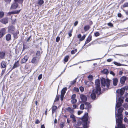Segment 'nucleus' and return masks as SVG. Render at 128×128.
<instances>
[{"mask_svg":"<svg viewBox=\"0 0 128 128\" xmlns=\"http://www.w3.org/2000/svg\"><path fill=\"white\" fill-rule=\"evenodd\" d=\"M40 51H37L36 53V55L37 56H38L40 55Z\"/></svg>","mask_w":128,"mask_h":128,"instance_id":"44","label":"nucleus"},{"mask_svg":"<svg viewBox=\"0 0 128 128\" xmlns=\"http://www.w3.org/2000/svg\"><path fill=\"white\" fill-rule=\"evenodd\" d=\"M118 80L117 78H115L113 79V84L114 86H116L118 84Z\"/></svg>","mask_w":128,"mask_h":128,"instance_id":"25","label":"nucleus"},{"mask_svg":"<svg viewBox=\"0 0 128 128\" xmlns=\"http://www.w3.org/2000/svg\"><path fill=\"white\" fill-rule=\"evenodd\" d=\"M77 52V50L76 49L74 50H72L71 52V54H74Z\"/></svg>","mask_w":128,"mask_h":128,"instance_id":"40","label":"nucleus"},{"mask_svg":"<svg viewBox=\"0 0 128 128\" xmlns=\"http://www.w3.org/2000/svg\"><path fill=\"white\" fill-rule=\"evenodd\" d=\"M95 84L96 88L95 90H98L99 92H101V88L100 87V81L99 79L96 80H95Z\"/></svg>","mask_w":128,"mask_h":128,"instance_id":"8","label":"nucleus"},{"mask_svg":"<svg viewBox=\"0 0 128 128\" xmlns=\"http://www.w3.org/2000/svg\"><path fill=\"white\" fill-rule=\"evenodd\" d=\"M101 94V92H99L98 90L94 89L92 91V93L90 95V96L93 100H95L96 96V94H98V96H99Z\"/></svg>","mask_w":128,"mask_h":128,"instance_id":"6","label":"nucleus"},{"mask_svg":"<svg viewBox=\"0 0 128 128\" xmlns=\"http://www.w3.org/2000/svg\"><path fill=\"white\" fill-rule=\"evenodd\" d=\"M116 108H116V107L115 112V117L116 118H116L117 117L118 118V119H123V117L122 114L124 110V108H120L118 110V114H117L116 113Z\"/></svg>","mask_w":128,"mask_h":128,"instance_id":"4","label":"nucleus"},{"mask_svg":"<svg viewBox=\"0 0 128 128\" xmlns=\"http://www.w3.org/2000/svg\"><path fill=\"white\" fill-rule=\"evenodd\" d=\"M15 28L14 26H11L10 27L8 28V32L12 34L15 32H14Z\"/></svg>","mask_w":128,"mask_h":128,"instance_id":"14","label":"nucleus"},{"mask_svg":"<svg viewBox=\"0 0 128 128\" xmlns=\"http://www.w3.org/2000/svg\"><path fill=\"white\" fill-rule=\"evenodd\" d=\"M0 22L4 24H6L8 22V18H4L1 20Z\"/></svg>","mask_w":128,"mask_h":128,"instance_id":"21","label":"nucleus"},{"mask_svg":"<svg viewBox=\"0 0 128 128\" xmlns=\"http://www.w3.org/2000/svg\"><path fill=\"white\" fill-rule=\"evenodd\" d=\"M83 111H79L78 112V115H80L83 112Z\"/></svg>","mask_w":128,"mask_h":128,"instance_id":"59","label":"nucleus"},{"mask_svg":"<svg viewBox=\"0 0 128 128\" xmlns=\"http://www.w3.org/2000/svg\"><path fill=\"white\" fill-rule=\"evenodd\" d=\"M6 55L5 51H0V60L4 59Z\"/></svg>","mask_w":128,"mask_h":128,"instance_id":"9","label":"nucleus"},{"mask_svg":"<svg viewBox=\"0 0 128 128\" xmlns=\"http://www.w3.org/2000/svg\"><path fill=\"white\" fill-rule=\"evenodd\" d=\"M29 57L28 56H24V58L22 60L21 63L22 64L25 63L28 60V59Z\"/></svg>","mask_w":128,"mask_h":128,"instance_id":"15","label":"nucleus"},{"mask_svg":"<svg viewBox=\"0 0 128 128\" xmlns=\"http://www.w3.org/2000/svg\"><path fill=\"white\" fill-rule=\"evenodd\" d=\"M77 100L76 99H73L71 100V102L72 104H75L77 102Z\"/></svg>","mask_w":128,"mask_h":128,"instance_id":"38","label":"nucleus"},{"mask_svg":"<svg viewBox=\"0 0 128 128\" xmlns=\"http://www.w3.org/2000/svg\"><path fill=\"white\" fill-rule=\"evenodd\" d=\"M60 40V38L59 36L57 37L56 38V41L57 42H58Z\"/></svg>","mask_w":128,"mask_h":128,"instance_id":"53","label":"nucleus"},{"mask_svg":"<svg viewBox=\"0 0 128 128\" xmlns=\"http://www.w3.org/2000/svg\"><path fill=\"white\" fill-rule=\"evenodd\" d=\"M123 119H118L116 118V123H117V128H125V125L122 124V120Z\"/></svg>","mask_w":128,"mask_h":128,"instance_id":"5","label":"nucleus"},{"mask_svg":"<svg viewBox=\"0 0 128 128\" xmlns=\"http://www.w3.org/2000/svg\"><path fill=\"white\" fill-rule=\"evenodd\" d=\"M90 26L88 25H87L84 26V29L85 32H86L90 30Z\"/></svg>","mask_w":128,"mask_h":128,"instance_id":"29","label":"nucleus"},{"mask_svg":"<svg viewBox=\"0 0 128 128\" xmlns=\"http://www.w3.org/2000/svg\"><path fill=\"white\" fill-rule=\"evenodd\" d=\"M6 40L9 41L11 39V36L10 34H8L6 36Z\"/></svg>","mask_w":128,"mask_h":128,"instance_id":"26","label":"nucleus"},{"mask_svg":"<svg viewBox=\"0 0 128 128\" xmlns=\"http://www.w3.org/2000/svg\"><path fill=\"white\" fill-rule=\"evenodd\" d=\"M74 90L76 92H78L79 91V89L76 88L74 87Z\"/></svg>","mask_w":128,"mask_h":128,"instance_id":"46","label":"nucleus"},{"mask_svg":"<svg viewBox=\"0 0 128 128\" xmlns=\"http://www.w3.org/2000/svg\"><path fill=\"white\" fill-rule=\"evenodd\" d=\"M40 123V121L38 120H37L35 122V123L36 124H39Z\"/></svg>","mask_w":128,"mask_h":128,"instance_id":"60","label":"nucleus"},{"mask_svg":"<svg viewBox=\"0 0 128 128\" xmlns=\"http://www.w3.org/2000/svg\"><path fill=\"white\" fill-rule=\"evenodd\" d=\"M114 64L116 65L117 66H128L127 65H125V64H122L119 63H118L116 62H114Z\"/></svg>","mask_w":128,"mask_h":128,"instance_id":"30","label":"nucleus"},{"mask_svg":"<svg viewBox=\"0 0 128 128\" xmlns=\"http://www.w3.org/2000/svg\"><path fill=\"white\" fill-rule=\"evenodd\" d=\"M20 66V64L19 63V61L18 60L17 62H16L14 64L12 68L14 69Z\"/></svg>","mask_w":128,"mask_h":128,"instance_id":"24","label":"nucleus"},{"mask_svg":"<svg viewBox=\"0 0 128 128\" xmlns=\"http://www.w3.org/2000/svg\"><path fill=\"white\" fill-rule=\"evenodd\" d=\"M64 95H62L61 94L60 95V98L62 101L64 100Z\"/></svg>","mask_w":128,"mask_h":128,"instance_id":"51","label":"nucleus"},{"mask_svg":"<svg viewBox=\"0 0 128 128\" xmlns=\"http://www.w3.org/2000/svg\"><path fill=\"white\" fill-rule=\"evenodd\" d=\"M90 82H89L86 81H85L84 82L85 84L88 86L89 85V84L88 83Z\"/></svg>","mask_w":128,"mask_h":128,"instance_id":"57","label":"nucleus"},{"mask_svg":"<svg viewBox=\"0 0 128 128\" xmlns=\"http://www.w3.org/2000/svg\"><path fill=\"white\" fill-rule=\"evenodd\" d=\"M80 97L83 102L84 103L86 102L87 100V98L86 96L83 94H81L80 95Z\"/></svg>","mask_w":128,"mask_h":128,"instance_id":"10","label":"nucleus"},{"mask_svg":"<svg viewBox=\"0 0 128 128\" xmlns=\"http://www.w3.org/2000/svg\"><path fill=\"white\" fill-rule=\"evenodd\" d=\"M21 10H16L14 11L10 12H8V15L10 16L12 14H19Z\"/></svg>","mask_w":128,"mask_h":128,"instance_id":"18","label":"nucleus"},{"mask_svg":"<svg viewBox=\"0 0 128 128\" xmlns=\"http://www.w3.org/2000/svg\"><path fill=\"white\" fill-rule=\"evenodd\" d=\"M92 40V36L90 35L86 40L84 46L90 42Z\"/></svg>","mask_w":128,"mask_h":128,"instance_id":"20","label":"nucleus"},{"mask_svg":"<svg viewBox=\"0 0 128 128\" xmlns=\"http://www.w3.org/2000/svg\"><path fill=\"white\" fill-rule=\"evenodd\" d=\"M88 114L86 113L84 115L82 118V122L81 121H78L77 124L75 125L74 126L76 128H80L79 127L82 124L84 128H88L87 126L88 122Z\"/></svg>","mask_w":128,"mask_h":128,"instance_id":"1","label":"nucleus"},{"mask_svg":"<svg viewBox=\"0 0 128 128\" xmlns=\"http://www.w3.org/2000/svg\"><path fill=\"white\" fill-rule=\"evenodd\" d=\"M39 60V58L38 57H34L32 60V62L34 64H37Z\"/></svg>","mask_w":128,"mask_h":128,"instance_id":"13","label":"nucleus"},{"mask_svg":"<svg viewBox=\"0 0 128 128\" xmlns=\"http://www.w3.org/2000/svg\"><path fill=\"white\" fill-rule=\"evenodd\" d=\"M128 79L127 77L126 76H123L120 78V82L122 84H124L126 81Z\"/></svg>","mask_w":128,"mask_h":128,"instance_id":"11","label":"nucleus"},{"mask_svg":"<svg viewBox=\"0 0 128 128\" xmlns=\"http://www.w3.org/2000/svg\"><path fill=\"white\" fill-rule=\"evenodd\" d=\"M76 79L72 81L71 82V84L72 85H74V84L76 82Z\"/></svg>","mask_w":128,"mask_h":128,"instance_id":"49","label":"nucleus"},{"mask_svg":"<svg viewBox=\"0 0 128 128\" xmlns=\"http://www.w3.org/2000/svg\"><path fill=\"white\" fill-rule=\"evenodd\" d=\"M80 91L82 92H84V88L82 86L80 87Z\"/></svg>","mask_w":128,"mask_h":128,"instance_id":"50","label":"nucleus"},{"mask_svg":"<svg viewBox=\"0 0 128 128\" xmlns=\"http://www.w3.org/2000/svg\"><path fill=\"white\" fill-rule=\"evenodd\" d=\"M4 13L3 12H0V19L2 18L4 15Z\"/></svg>","mask_w":128,"mask_h":128,"instance_id":"33","label":"nucleus"},{"mask_svg":"<svg viewBox=\"0 0 128 128\" xmlns=\"http://www.w3.org/2000/svg\"><path fill=\"white\" fill-rule=\"evenodd\" d=\"M18 3L15 2L12 5L11 9H15L18 8Z\"/></svg>","mask_w":128,"mask_h":128,"instance_id":"23","label":"nucleus"},{"mask_svg":"<svg viewBox=\"0 0 128 128\" xmlns=\"http://www.w3.org/2000/svg\"><path fill=\"white\" fill-rule=\"evenodd\" d=\"M42 74H41L38 77V79L39 80H40L42 78Z\"/></svg>","mask_w":128,"mask_h":128,"instance_id":"55","label":"nucleus"},{"mask_svg":"<svg viewBox=\"0 0 128 128\" xmlns=\"http://www.w3.org/2000/svg\"><path fill=\"white\" fill-rule=\"evenodd\" d=\"M85 108L84 104H81L80 107V109L81 110H83Z\"/></svg>","mask_w":128,"mask_h":128,"instance_id":"35","label":"nucleus"},{"mask_svg":"<svg viewBox=\"0 0 128 128\" xmlns=\"http://www.w3.org/2000/svg\"><path fill=\"white\" fill-rule=\"evenodd\" d=\"M72 30H70L69 32L68 33V35L70 37H71L72 36Z\"/></svg>","mask_w":128,"mask_h":128,"instance_id":"45","label":"nucleus"},{"mask_svg":"<svg viewBox=\"0 0 128 128\" xmlns=\"http://www.w3.org/2000/svg\"><path fill=\"white\" fill-rule=\"evenodd\" d=\"M110 73L111 74H112L114 76L115 75V74L114 72L112 71H111L110 72Z\"/></svg>","mask_w":128,"mask_h":128,"instance_id":"62","label":"nucleus"},{"mask_svg":"<svg viewBox=\"0 0 128 128\" xmlns=\"http://www.w3.org/2000/svg\"><path fill=\"white\" fill-rule=\"evenodd\" d=\"M69 58V56H67L65 57L64 59V61L65 62H68Z\"/></svg>","mask_w":128,"mask_h":128,"instance_id":"39","label":"nucleus"},{"mask_svg":"<svg viewBox=\"0 0 128 128\" xmlns=\"http://www.w3.org/2000/svg\"><path fill=\"white\" fill-rule=\"evenodd\" d=\"M122 96L116 95V108H118L121 106L124 102V98L122 97Z\"/></svg>","mask_w":128,"mask_h":128,"instance_id":"3","label":"nucleus"},{"mask_svg":"<svg viewBox=\"0 0 128 128\" xmlns=\"http://www.w3.org/2000/svg\"><path fill=\"white\" fill-rule=\"evenodd\" d=\"M19 34V32L18 31H17L15 32L12 34L13 35L14 38V39H16L18 38V35Z\"/></svg>","mask_w":128,"mask_h":128,"instance_id":"22","label":"nucleus"},{"mask_svg":"<svg viewBox=\"0 0 128 128\" xmlns=\"http://www.w3.org/2000/svg\"><path fill=\"white\" fill-rule=\"evenodd\" d=\"M76 97V94H74L72 96V99H75V98Z\"/></svg>","mask_w":128,"mask_h":128,"instance_id":"58","label":"nucleus"},{"mask_svg":"<svg viewBox=\"0 0 128 128\" xmlns=\"http://www.w3.org/2000/svg\"><path fill=\"white\" fill-rule=\"evenodd\" d=\"M78 21H76L74 23V26H76L78 25Z\"/></svg>","mask_w":128,"mask_h":128,"instance_id":"61","label":"nucleus"},{"mask_svg":"<svg viewBox=\"0 0 128 128\" xmlns=\"http://www.w3.org/2000/svg\"><path fill=\"white\" fill-rule=\"evenodd\" d=\"M108 26H110L111 27H112L113 26V24L111 22L108 23Z\"/></svg>","mask_w":128,"mask_h":128,"instance_id":"54","label":"nucleus"},{"mask_svg":"<svg viewBox=\"0 0 128 128\" xmlns=\"http://www.w3.org/2000/svg\"><path fill=\"white\" fill-rule=\"evenodd\" d=\"M94 34L95 36L96 37L99 36H100V33L98 32H96L94 33Z\"/></svg>","mask_w":128,"mask_h":128,"instance_id":"43","label":"nucleus"},{"mask_svg":"<svg viewBox=\"0 0 128 128\" xmlns=\"http://www.w3.org/2000/svg\"><path fill=\"white\" fill-rule=\"evenodd\" d=\"M64 122H62L60 124V128H63L64 126Z\"/></svg>","mask_w":128,"mask_h":128,"instance_id":"41","label":"nucleus"},{"mask_svg":"<svg viewBox=\"0 0 128 128\" xmlns=\"http://www.w3.org/2000/svg\"><path fill=\"white\" fill-rule=\"evenodd\" d=\"M101 83L103 91L108 90L110 86V81L108 79L106 80L104 78H102L101 80Z\"/></svg>","mask_w":128,"mask_h":128,"instance_id":"2","label":"nucleus"},{"mask_svg":"<svg viewBox=\"0 0 128 128\" xmlns=\"http://www.w3.org/2000/svg\"><path fill=\"white\" fill-rule=\"evenodd\" d=\"M28 47L26 45L24 44L23 45V49H28Z\"/></svg>","mask_w":128,"mask_h":128,"instance_id":"52","label":"nucleus"},{"mask_svg":"<svg viewBox=\"0 0 128 128\" xmlns=\"http://www.w3.org/2000/svg\"><path fill=\"white\" fill-rule=\"evenodd\" d=\"M88 78L90 80H92L93 78V76L92 75H89L88 77Z\"/></svg>","mask_w":128,"mask_h":128,"instance_id":"42","label":"nucleus"},{"mask_svg":"<svg viewBox=\"0 0 128 128\" xmlns=\"http://www.w3.org/2000/svg\"><path fill=\"white\" fill-rule=\"evenodd\" d=\"M44 3L43 0H38V4L40 6L42 5Z\"/></svg>","mask_w":128,"mask_h":128,"instance_id":"31","label":"nucleus"},{"mask_svg":"<svg viewBox=\"0 0 128 128\" xmlns=\"http://www.w3.org/2000/svg\"><path fill=\"white\" fill-rule=\"evenodd\" d=\"M128 7V2L126 3L123 6V8H126Z\"/></svg>","mask_w":128,"mask_h":128,"instance_id":"47","label":"nucleus"},{"mask_svg":"<svg viewBox=\"0 0 128 128\" xmlns=\"http://www.w3.org/2000/svg\"><path fill=\"white\" fill-rule=\"evenodd\" d=\"M75 117V116L74 114H71L70 116V118H73Z\"/></svg>","mask_w":128,"mask_h":128,"instance_id":"64","label":"nucleus"},{"mask_svg":"<svg viewBox=\"0 0 128 128\" xmlns=\"http://www.w3.org/2000/svg\"><path fill=\"white\" fill-rule=\"evenodd\" d=\"M57 109V107L56 106H53L52 107V113L55 112Z\"/></svg>","mask_w":128,"mask_h":128,"instance_id":"32","label":"nucleus"},{"mask_svg":"<svg viewBox=\"0 0 128 128\" xmlns=\"http://www.w3.org/2000/svg\"><path fill=\"white\" fill-rule=\"evenodd\" d=\"M21 10H16L14 11L10 12H8V15L10 16L12 14H19Z\"/></svg>","mask_w":128,"mask_h":128,"instance_id":"17","label":"nucleus"},{"mask_svg":"<svg viewBox=\"0 0 128 128\" xmlns=\"http://www.w3.org/2000/svg\"><path fill=\"white\" fill-rule=\"evenodd\" d=\"M67 90L66 88H64L62 90L61 94L62 95H65L66 93V92Z\"/></svg>","mask_w":128,"mask_h":128,"instance_id":"28","label":"nucleus"},{"mask_svg":"<svg viewBox=\"0 0 128 128\" xmlns=\"http://www.w3.org/2000/svg\"><path fill=\"white\" fill-rule=\"evenodd\" d=\"M66 110L68 111L71 113H72L74 112V109L70 107L66 109Z\"/></svg>","mask_w":128,"mask_h":128,"instance_id":"27","label":"nucleus"},{"mask_svg":"<svg viewBox=\"0 0 128 128\" xmlns=\"http://www.w3.org/2000/svg\"><path fill=\"white\" fill-rule=\"evenodd\" d=\"M7 65L8 63L7 62L3 61L1 62V68H6Z\"/></svg>","mask_w":128,"mask_h":128,"instance_id":"19","label":"nucleus"},{"mask_svg":"<svg viewBox=\"0 0 128 128\" xmlns=\"http://www.w3.org/2000/svg\"><path fill=\"white\" fill-rule=\"evenodd\" d=\"M86 35H84L82 37L80 38V41H82L86 37Z\"/></svg>","mask_w":128,"mask_h":128,"instance_id":"36","label":"nucleus"},{"mask_svg":"<svg viewBox=\"0 0 128 128\" xmlns=\"http://www.w3.org/2000/svg\"><path fill=\"white\" fill-rule=\"evenodd\" d=\"M84 104L86 106L85 109L89 110V109L91 108L92 106L90 103L86 102L84 103Z\"/></svg>","mask_w":128,"mask_h":128,"instance_id":"12","label":"nucleus"},{"mask_svg":"<svg viewBox=\"0 0 128 128\" xmlns=\"http://www.w3.org/2000/svg\"><path fill=\"white\" fill-rule=\"evenodd\" d=\"M128 46V44H125L123 45H122L120 46V47H126Z\"/></svg>","mask_w":128,"mask_h":128,"instance_id":"48","label":"nucleus"},{"mask_svg":"<svg viewBox=\"0 0 128 128\" xmlns=\"http://www.w3.org/2000/svg\"><path fill=\"white\" fill-rule=\"evenodd\" d=\"M11 0H5V1L7 4H10Z\"/></svg>","mask_w":128,"mask_h":128,"instance_id":"56","label":"nucleus"},{"mask_svg":"<svg viewBox=\"0 0 128 128\" xmlns=\"http://www.w3.org/2000/svg\"><path fill=\"white\" fill-rule=\"evenodd\" d=\"M102 72L104 74H108V70L107 69H104Z\"/></svg>","mask_w":128,"mask_h":128,"instance_id":"34","label":"nucleus"},{"mask_svg":"<svg viewBox=\"0 0 128 128\" xmlns=\"http://www.w3.org/2000/svg\"><path fill=\"white\" fill-rule=\"evenodd\" d=\"M60 95H57L56 97L54 100V102H57L60 99Z\"/></svg>","mask_w":128,"mask_h":128,"instance_id":"37","label":"nucleus"},{"mask_svg":"<svg viewBox=\"0 0 128 128\" xmlns=\"http://www.w3.org/2000/svg\"><path fill=\"white\" fill-rule=\"evenodd\" d=\"M118 16L119 18H121L122 16V14L120 13H119L118 14Z\"/></svg>","mask_w":128,"mask_h":128,"instance_id":"63","label":"nucleus"},{"mask_svg":"<svg viewBox=\"0 0 128 128\" xmlns=\"http://www.w3.org/2000/svg\"><path fill=\"white\" fill-rule=\"evenodd\" d=\"M6 30L5 28H3L0 31V38L2 37L6 33Z\"/></svg>","mask_w":128,"mask_h":128,"instance_id":"16","label":"nucleus"},{"mask_svg":"<svg viewBox=\"0 0 128 128\" xmlns=\"http://www.w3.org/2000/svg\"><path fill=\"white\" fill-rule=\"evenodd\" d=\"M125 90H128V86H126L124 88H123L120 90L118 89L117 90V96L118 95L122 96Z\"/></svg>","mask_w":128,"mask_h":128,"instance_id":"7","label":"nucleus"}]
</instances>
